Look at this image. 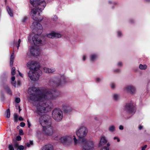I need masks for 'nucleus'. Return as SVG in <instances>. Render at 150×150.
<instances>
[{
    "label": "nucleus",
    "instance_id": "nucleus-1",
    "mask_svg": "<svg viewBox=\"0 0 150 150\" xmlns=\"http://www.w3.org/2000/svg\"><path fill=\"white\" fill-rule=\"evenodd\" d=\"M66 82L65 76L62 75L60 77L51 79L48 83V87L44 89L41 92L38 88L32 87L28 88L30 99L38 102L36 106L38 115H40L50 110L53 106V103L50 100H56L60 94L59 92L54 88L61 86Z\"/></svg>",
    "mask_w": 150,
    "mask_h": 150
},
{
    "label": "nucleus",
    "instance_id": "nucleus-2",
    "mask_svg": "<svg viewBox=\"0 0 150 150\" xmlns=\"http://www.w3.org/2000/svg\"><path fill=\"white\" fill-rule=\"evenodd\" d=\"M88 132L87 128L83 126L80 127L77 129L76 133L79 141L82 142H85L82 150H94V142L91 140H86L85 137Z\"/></svg>",
    "mask_w": 150,
    "mask_h": 150
},
{
    "label": "nucleus",
    "instance_id": "nucleus-3",
    "mask_svg": "<svg viewBox=\"0 0 150 150\" xmlns=\"http://www.w3.org/2000/svg\"><path fill=\"white\" fill-rule=\"evenodd\" d=\"M30 3L35 8L31 11L30 15L35 21H41L43 19L40 18V12L45 7L46 3L44 0H30Z\"/></svg>",
    "mask_w": 150,
    "mask_h": 150
},
{
    "label": "nucleus",
    "instance_id": "nucleus-4",
    "mask_svg": "<svg viewBox=\"0 0 150 150\" xmlns=\"http://www.w3.org/2000/svg\"><path fill=\"white\" fill-rule=\"evenodd\" d=\"M39 122L43 127V131L47 135L51 136L53 133V127L51 126L52 121L49 115H45L40 117Z\"/></svg>",
    "mask_w": 150,
    "mask_h": 150
},
{
    "label": "nucleus",
    "instance_id": "nucleus-5",
    "mask_svg": "<svg viewBox=\"0 0 150 150\" xmlns=\"http://www.w3.org/2000/svg\"><path fill=\"white\" fill-rule=\"evenodd\" d=\"M55 140H60L61 142L64 146H69L71 145L73 142L72 137L69 135H64L60 137L56 136L54 138Z\"/></svg>",
    "mask_w": 150,
    "mask_h": 150
},
{
    "label": "nucleus",
    "instance_id": "nucleus-6",
    "mask_svg": "<svg viewBox=\"0 0 150 150\" xmlns=\"http://www.w3.org/2000/svg\"><path fill=\"white\" fill-rule=\"evenodd\" d=\"M52 116L56 121H60L63 118L62 112L59 108H55L52 111Z\"/></svg>",
    "mask_w": 150,
    "mask_h": 150
},
{
    "label": "nucleus",
    "instance_id": "nucleus-7",
    "mask_svg": "<svg viewBox=\"0 0 150 150\" xmlns=\"http://www.w3.org/2000/svg\"><path fill=\"white\" fill-rule=\"evenodd\" d=\"M37 71L30 70L28 73V77L33 81H36L38 80L41 71L40 69H37Z\"/></svg>",
    "mask_w": 150,
    "mask_h": 150
},
{
    "label": "nucleus",
    "instance_id": "nucleus-8",
    "mask_svg": "<svg viewBox=\"0 0 150 150\" xmlns=\"http://www.w3.org/2000/svg\"><path fill=\"white\" fill-rule=\"evenodd\" d=\"M124 110L128 113L133 115L135 112V108L133 103L130 102L127 103L125 106Z\"/></svg>",
    "mask_w": 150,
    "mask_h": 150
},
{
    "label": "nucleus",
    "instance_id": "nucleus-9",
    "mask_svg": "<svg viewBox=\"0 0 150 150\" xmlns=\"http://www.w3.org/2000/svg\"><path fill=\"white\" fill-rule=\"evenodd\" d=\"M31 28L33 30H35L39 33H41L42 31V27L39 23L34 22L30 26Z\"/></svg>",
    "mask_w": 150,
    "mask_h": 150
},
{
    "label": "nucleus",
    "instance_id": "nucleus-10",
    "mask_svg": "<svg viewBox=\"0 0 150 150\" xmlns=\"http://www.w3.org/2000/svg\"><path fill=\"white\" fill-rule=\"evenodd\" d=\"M123 89L125 92L132 94H134L136 92L135 87L132 85H129L125 86L124 88Z\"/></svg>",
    "mask_w": 150,
    "mask_h": 150
},
{
    "label": "nucleus",
    "instance_id": "nucleus-11",
    "mask_svg": "<svg viewBox=\"0 0 150 150\" xmlns=\"http://www.w3.org/2000/svg\"><path fill=\"white\" fill-rule=\"evenodd\" d=\"M37 63L35 61H30L27 64L28 67L31 71H37V69H40L38 67H37Z\"/></svg>",
    "mask_w": 150,
    "mask_h": 150
},
{
    "label": "nucleus",
    "instance_id": "nucleus-12",
    "mask_svg": "<svg viewBox=\"0 0 150 150\" xmlns=\"http://www.w3.org/2000/svg\"><path fill=\"white\" fill-rule=\"evenodd\" d=\"M32 41L35 45L39 46L42 44V41L39 38L38 34L35 35L32 38Z\"/></svg>",
    "mask_w": 150,
    "mask_h": 150
},
{
    "label": "nucleus",
    "instance_id": "nucleus-13",
    "mask_svg": "<svg viewBox=\"0 0 150 150\" xmlns=\"http://www.w3.org/2000/svg\"><path fill=\"white\" fill-rule=\"evenodd\" d=\"M30 52L33 56H39L40 53L39 49L36 46L33 47L30 49Z\"/></svg>",
    "mask_w": 150,
    "mask_h": 150
},
{
    "label": "nucleus",
    "instance_id": "nucleus-14",
    "mask_svg": "<svg viewBox=\"0 0 150 150\" xmlns=\"http://www.w3.org/2000/svg\"><path fill=\"white\" fill-rule=\"evenodd\" d=\"M62 108L64 111L67 113L71 111L73 109L71 105L69 103H66L63 105Z\"/></svg>",
    "mask_w": 150,
    "mask_h": 150
},
{
    "label": "nucleus",
    "instance_id": "nucleus-15",
    "mask_svg": "<svg viewBox=\"0 0 150 150\" xmlns=\"http://www.w3.org/2000/svg\"><path fill=\"white\" fill-rule=\"evenodd\" d=\"M107 140L106 137L104 136H102L101 137L100 139L99 143V146L100 147L106 144H107Z\"/></svg>",
    "mask_w": 150,
    "mask_h": 150
},
{
    "label": "nucleus",
    "instance_id": "nucleus-16",
    "mask_svg": "<svg viewBox=\"0 0 150 150\" xmlns=\"http://www.w3.org/2000/svg\"><path fill=\"white\" fill-rule=\"evenodd\" d=\"M98 54L96 53H93L91 54L90 56V60L91 62H95L98 58Z\"/></svg>",
    "mask_w": 150,
    "mask_h": 150
},
{
    "label": "nucleus",
    "instance_id": "nucleus-17",
    "mask_svg": "<svg viewBox=\"0 0 150 150\" xmlns=\"http://www.w3.org/2000/svg\"><path fill=\"white\" fill-rule=\"evenodd\" d=\"M41 150H53V147L50 144L46 145L42 148Z\"/></svg>",
    "mask_w": 150,
    "mask_h": 150
},
{
    "label": "nucleus",
    "instance_id": "nucleus-18",
    "mask_svg": "<svg viewBox=\"0 0 150 150\" xmlns=\"http://www.w3.org/2000/svg\"><path fill=\"white\" fill-rule=\"evenodd\" d=\"M15 57L14 53L13 52L12 54L10 57V66H11V65H13L15 58Z\"/></svg>",
    "mask_w": 150,
    "mask_h": 150
},
{
    "label": "nucleus",
    "instance_id": "nucleus-19",
    "mask_svg": "<svg viewBox=\"0 0 150 150\" xmlns=\"http://www.w3.org/2000/svg\"><path fill=\"white\" fill-rule=\"evenodd\" d=\"M120 98V96L119 94L115 93L112 95L113 99L117 101Z\"/></svg>",
    "mask_w": 150,
    "mask_h": 150
},
{
    "label": "nucleus",
    "instance_id": "nucleus-20",
    "mask_svg": "<svg viewBox=\"0 0 150 150\" xmlns=\"http://www.w3.org/2000/svg\"><path fill=\"white\" fill-rule=\"evenodd\" d=\"M108 130L110 132H113L115 131V127L113 125H111L108 127Z\"/></svg>",
    "mask_w": 150,
    "mask_h": 150
},
{
    "label": "nucleus",
    "instance_id": "nucleus-21",
    "mask_svg": "<svg viewBox=\"0 0 150 150\" xmlns=\"http://www.w3.org/2000/svg\"><path fill=\"white\" fill-rule=\"evenodd\" d=\"M147 67V66L146 64L142 65L140 64L139 66V68L140 69L142 70H145Z\"/></svg>",
    "mask_w": 150,
    "mask_h": 150
},
{
    "label": "nucleus",
    "instance_id": "nucleus-22",
    "mask_svg": "<svg viewBox=\"0 0 150 150\" xmlns=\"http://www.w3.org/2000/svg\"><path fill=\"white\" fill-rule=\"evenodd\" d=\"M11 83L14 87H16V82L15 81V77L14 76H12L11 78Z\"/></svg>",
    "mask_w": 150,
    "mask_h": 150
},
{
    "label": "nucleus",
    "instance_id": "nucleus-23",
    "mask_svg": "<svg viewBox=\"0 0 150 150\" xmlns=\"http://www.w3.org/2000/svg\"><path fill=\"white\" fill-rule=\"evenodd\" d=\"M53 34L54 38H60L61 36V35L60 34L56 33L54 32H53Z\"/></svg>",
    "mask_w": 150,
    "mask_h": 150
},
{
    "label": "nucleus",
    "instance_id": "nucleus-24",
    "mask_svg": "<svg viewBox=\"0 0 150 150\" xmlns=\"http://www.w3.org/2000/svg\"><path fill=\"white\" fill-rule=\"evenodd\" d=\"M103 79L102 77H96L95 78V80L96 81L97 83H99L101 82L102 81V79Z\"/></svg>",
    "mask_w": 150,
    "mask_h": 150
},
{
    "label": "nucleus",
    "instance_id": "nucleus-25",
    "mask_svg": "<svg viewBox=\"0 0 150 150\" xmlns=\"http://www.w3.org/2000/svg\"><path fill=\"white\" fill-rule=\"evenodd\" d=\"M110 146V144L109 143H108L107 144V146H104L103 147L101 150H109V148L108 146Z\"/></svg>",
    "mask_w": 150,
    "mask_h": 150
},
{
    "label": "nucleus",
    "instance_id": "nucleus-26",
    "mask_svg": "<svg viewBox=\"0 0 150 150\" xmlns=\"http://www.w3.org/2000/svg\"><path fill=\"white\" fill-rule=\"evenodd\" d=\"M58 18V17L57 16L54 15L52 16L51 17V19L53 20V21L56 22L57 21Z\"/></svg>",
    "mask_w": 150,
    "mask_h": 150
},
{
    "label": "nucleus",
    "instance_id": "nucleus-27",
    "mask_svg": "<svg viewBox=\"0 0 150 150\" xmlns=\"http://www.w3.org/2000/svg\"><path fill=\"white\" fill-rule=\"evenodd\" d=\"M55 69L53 67L49 68V73H52L55 71Z\"/></svg>",
    "mask_w": 150,
    "mask_h": 150
},
{
    "label": "nucleus",
    "instance_id": "nucleus-28",
    "mask_svg": "<svg viewBox=\"0 0 150 150\" xmlns=\"http://www.w3.org/2000/svg\"><path fill=\"white\" fill-rule=\"evenodd\" d=\"M18 115L16 114L15 113L14 115V121L15 122H17L18 120Z\"/></svg>",
    "mask_w": 150,
    "mask_h": 150
},
{
    "label": "nucleus",
    "instance_id": "nucleus-29",
    "mask_svg": "<svg viewBox=\"0 0 150 150\" xmlns=\"http://www.w3.org/2000/svg\"><path fill=\"white\" fill-rule=\"evenodd\" d=\"M117 36L118 37H121L122 36V32L120 30H118L117 32Z\"/></svg>",
    "mask_w": 150,
    "mask_h": 150
},
{
    "label": "nucleus",
    "instance_id": "nucleus-30",
    "mask_svg": "<svg viewBox=\"0 0 150 150\" xmlns=\"http://www.w3.org/2000/svg\"><path fill=\"white\" fill-rule=\"evenodd\" d=\"M110 86L111 88L112 89H115V88L116 85L115 83L114 82H112L110 84Z\"/></svg>",
    "mask_w": 150,
    "mask_h": 150
},
{
    "label": "nucleus",
    "instance_id": "nucleus-31",
    "mask_svg": "<svg viewBox=\"0 0 150 150\" xmlns=\"http://www.w3.org/2000/svg\"><path fill=\"white\" fill-rule=\"evenodd\" d=\"M16 73V69L15 67H13L11 71V74L12 75H13L15 74Z\"/></svg>",
    "mask_w": 150,
    "mask_h": 150
},
{
    "label": "nucleus",
    "instance_id": "nucleus-32",
    "mask_svg": "<svg viewBox=\"0 0 150 150\" xmlns=\"http://www.w3.org/2000/svg\"><path fill=\"white\" fill-rule=\"evenodd\" d=\"M53 32L48 34L46 35V36L50 38H54Z\"/></svg>",
    "mask_w": 150,
    "mask_h": 150
},
{
    "label": "nucleus",
    "instance_id": "nucleus-33",
    "mask_svg": "<svg viewBox=\"0 0 150 150\" xmlns=\"http://www.w3.org/2000/svg\"><path fill=\"white\" fill-rule=\"evenodd\" d=\"M43 71L46 73H49V68L44 67L43 68Z\"/></svg>",
    "mask_w": 150,
    "mask_h": 150
},
{
    "label": "nucleus",
    "instance_id": "nucleus-34",
    "mask_svg": "<svg viewBox=\"0 0 150 150\" xmlns=\"http://www.w3.org/2000/svg\"><path fill=\"white\" fill-rule=\"evenodd\" d=\"M28 18V17L26 16L24 17L21 21L22 23L23 24H24L26 22V21Z\"/></svg>",
    "mask_w": 150,
    "mask_h": 150
},
{
    "label": "nucleus",
    "instance_id": "nucleus-35",
    "mask_svg": "<svg viewBox=\"0 0 150 150\" xmlns=\"http://www.w3.org/2000/svg\"><path fill=\"white\" fill-rule=\"evenodd\" d=\"M30 143L28 142L26 146L28 147H29L30 146V145H32L33 144V141L30 140L29 142Z\"/></svg>",
    "mask_w": 150,
    "mask_h": 150
},
{
    "label": "nucleus",
    "instance_id": "nucleus-36",
    "mask_svg": "<svg viewBox=\"0 0 150 150\" xmlns=\"http://www.w3.org/2000/svg\"><path fill=\"white\" fill-rule=\"evenodd\" d=\"M24 149V146L22 145H21L19 146L17 148V150H23Z\"/></svg>",
    "mask_w": 150,
    "mask_h": 150
},
{
    "label": "nucleus",
    "instance_id": "nucleus-37",
    "mask_svg": "<svg viewBox=\"0 0 150 150\" xmlns=\"http://www.w3.org/2000/svg\"><path fill=\"white\" fill-rule=\"evenodd\" d=\"M21 42V40L20 39H19L18 40V44L17 43L16 44V45L17 46L18 49V48L20 46V44Z\"/></svg>",
    "mask_w": 150,
    "mask_h": 150
},
{
    "label": "nucleus",
    "instance_id": "nucleus-38",
    "mask_svg": "<svg viewBox=\"0 0 150 150\" xmlns=\"http://www.w3.org/2000/svg\"><path fill=\"white\" fill-rule=\"evenodd\" d=\"M108 3L110 4H117V3L115 1H108Z\"/></svg>",
    "mask_w": 150,
    "mask_h": 150
},
{
    "label": "nucleus",
    "instance_id": "nucleus-39",
    "mask_svg": "<svg viewBox=\"0 0 150 150\" xmlns=\"http://www.w3.org/2000/svg\"><path fill=\"white\" fill-rule=\"evenodd\" d=\"M73 137V139L74 141V144H76L77 143L78 140L76 138V137L75 136H74Z\"/></svg>",
    "mask_w": 150,
    "mask_h": 150
},
{
    "label": "nucleus",
    "instance_id": "nucleus-40",
    "mask_svg": "<svg viewBox=\"0 0 150 150\" xmlns=\"http://www.w3.org/2000/svg\"><path fill=\"white\" fill-rule=\"evenodd\" d=\"M19 144L17 142H15L14 144V146L15 147H18L19 146Z\"/></svg>",
    "mask_w": 150,
    "mask_h": 150
},
{
    "label": "nucleus",
    "instance_id": "nucleus-41",
    "mask_svg": "<svg viewBox=\"0 0 150 150\" xmlns=\"http://www.w3.org/2000/svg\"><path fill=\"white\" fill-rule=\"evenodd\" d=\"M5 88L6 91L8 93H9V88H8V86H6L5 87Z\"/></svg>",
    "mask_w": 150,
    "mask_h": 150
},
{
    "label": "nucleus",
    "instance_id": "nucleus-42",
    "mask_svg": "<svg viewBox=\"0 0 150 150\" xmlns=\"http://www.w3.org/2000/svg\"><path fill=\"white\" fill-rule=\"evenodd\" d=\"M20 98H16V99H15V102L17 103H19L20 101Z\"/></svg>",
    "mask_w": 150,
    "mask_h": 150
},
{
    "label": "nucleus",
    "instance_id": "nucleus-43",
    "mask_svg": "<svg viewBox=\"0 0 150 150\" xmlns=\"http://www.w3.org/2000/svg\"><path fill=\"white\" fill-rule=\"evenodd\" d=\"M21 137L20 136H17L16 137V140H17V141H19L20 140H21Z\"/></svg>",
    "mask_w": 150,
    "mask_h": 150
},
{
    "label": "nucleus",
    "instance_id": "nucleus-44",
    "mask_svg": "<svg viewBox=\"0 0 150 150\" xmlns=\"http://www.w3.org/2000/svg\"><path fill=\"white\" fill-rule=\"evenodd\" d=\"M19 134L20 135L23 134V130L22 129H20L19 130Z\"/></svg>",
    "mask_w": 150,
    "mask_h": 150
},
{
    "label": "nucleus",
    "instance_id": "nucleus-45",
    "mask_svg": "<svg viewBox=\"0 0 150 150\" xmlns=\"http://www.w3.org/2000/svg\"><path fill=\"white\" fill-rule=\"evenodd\" d=\"M6 117L7 118L9 117V109L8 108L7 109V115Z\"/></svg>",
    "mask_w": 150,
    "mask_h": 150
},
{
    "label": "nucleus",
    "instance_id": "nucleus-46",
    "mask_svg": "<svg viewBox=\"0 0 150 150\" xmlns=\"http://www.w3.org/2000/svg\"><path fill=\"white\" fill-rule=\"evenodd\" d=\"M25 123L23 122H21L20 124V126L22 127H24L25 126Z\"/></svg>",
    "mask_w": 150,
    "mask_h": 150
},
{
    "label": "nucleus",
    "instance_id": "nucleus-47",
    "mask_svg": "<svg viewBox=\"0 0 150 150\" xmlns=\"http://www.w3.org/2000/svg\"><path fill=\"white\" fill-rule=\"evenodd\" d=\"M27 122H28V127L29 128H30V127L31 126V123L28 120H27Z\"/></svg>",
    "mask_w": 150,
    "mask_h": 150
},
{
    "label": "nucleus",
    "instance_id": "nucleus-48",
    "mask_svg": "<svg viewBox=\"0 0 150 150\" xmlns=\"http://www.w3.org/2000/svg\"><path fill=\"white\" fill-rule=\"evenodd\" d=\"M117 65L119 67H121L122 65V62H119L117 63Z\"/></svg>",
    "mask_w": 150,
    "mask_h": 150
},
{
    "label": "nucleus",
    "instance_id": "nucleus-49",
    "mask_svg": "<svg viewBox=\"0 0 150 150\" xmlns=\"http://www.w3.org/2000/svg\"><path fill=\"white\" fill-rule=\"evenodd\" d=\"M114 140L117 139V142H119L120 141V139L117 137H114Z\"/></svg>",
    "mask_w": 150,
    "mask_h": 150
},
{
    "label": "nucleus",
    "instance_id": "nucleus-50",
    "mask_svg": "<svg viewBox=\"0 0 150 150\" xmlns=\"http://www.w3.org/2000/svg\"><path fill=\"white\" fill-rule=\"evenodd\" d=\"M123 126L122 125H120L119 127V129L120 130H122L123 129Z\"/></svg>",
    "mask_w": 150,
    "mask_h": 150
},
{
    "label": "nucleus",
    "instance_id": "nucleus-51",
    "mask_svg": "<svg viewBox=\"0 0 150 150\" xmlns=\"http://www.w3.org/2000/svg\"><path fill=\"white\" fill-rule=\"evenodd\" d=\"M31 35H30L28 37V42H30L31 41Z\"/></svg>",
    "mask_w": 150,
    "mask_h": 150
},
{
    "label": "nucleus",
    "instance_id": "nucleus-52",
    "mask_svg": "<svg viewBox=\"0 0 150 150\" xmlns=\"http://www.w3.org/2000/svg\"><path fill=\"white\" fill-rule=\"evenodd\" d=\"M147 146L146 145H145L144 146L142 147V150H145L147 147Z\"/></svg>",
    "mask_w": 150,
    "mask_h": 150
},
{
    "label": "nucleus",
    "instance_id": "nucleus-53",
    "mask_svg": "<svg viewBox=\"0 0 150 150\" xmlns=\"http://www.w3.org/2000/svg\"><path fill=\"white\" fill-rule=\"evenodd\" d=\"M10 16L13 17V13L11 11L10 9Z\"/></svg>",
    "mask_w": 150,
    "mask_h": 150
},
{
    "label": "nucleus",
    "instance_id": "nucleus-54",
    "mask_svg": "<svg viewBox=\"0 0 150 150\" xmlns=\"http://www.w3.org/2000/svg\"><path fill=\"white\" fill-rule=\"evenodd\" d=\"M86 57L85 55H83L82 58V60L83 61H85L86 59Z\"/></svg>",
    "mask_w": 150,
    "mask_h": 150
},
{
    "label": "nucleus",
    "instance_id": "nucleus-55",
    "mask_svg": "<svg viewBox=\"0 0 150 150\" xmlns=\"http://www.w3.org/2000/svg\"><path fill=\"white\" fill-rule=\"evenodd\" d=\"M19 72V75L22 77H23V75L19 71H18Z\"/></svg>",
    "mask_w": 150,
    "mask_h": 150
},
{
    "label": "nucleus",
    "instance_id": "nucleus-56",
    "mask_svg": "<svg viewBox=\"0 0 150 150\" xmlns=\"http://www.w3.org/2000/svg\"><path fill=\"white\" fill-rule=\"evenodd\" d=\"M23 120V118H22V117L21 116L20 117L18 118V120L20 121H22Z\"/></svg>",
    "mask_w": 150,
    "mask_h": 150
},
{
    "label": "nucleus",
    "instance_id": "nucleus-57",
    "mask_svg": "<svg viewBox=\"0 0 150 150\" xmlns=\"http://www.w3.org/2000/svg\"><path fill=\"white\" fill-rule=\"evenodd\" d=\"M10 150H14L13 147L11 145H10Z\"/></svg>",
    "mask_w": 150,
    "mask_h": 150
},
{
    "label": "nucleus",
    "instance_id": "nucleus-58",
    "mask_svg": "<svg viewBox=\"0 0 150 150\" xmlns=\"http://www.w3.org/2000/svg\"><path fill=\"white\" fill-rule=\"evenodd\" d=\"M7 10L9 14V7L7 6Z\"/></svg>",
    "mask_w": 150,
    "mask_h": 150
},
{
    "label": "nucleus",
    "instance_id": "nucleus-59",
    "mask_svg": "<svg viewBox=\"0 0 150 150\" xmlns=\"http://www.w3.org/2000/svg\"><path fill=\"white\" fill-rule=\"evenodd\" d=\"M115 71L116 72H119L120 71V70L119 69H117L115 70Z\"/></svg>",
    "mask_w": 150,
    "mask_h": 150
},
{
    "label": "nucleus",
    "instance_id": "nucleus-60",
    "mask_svg": "<svg viewBox=\"0 0 150 150\" xmlns=\"http://www.w3.org/2000/svg\"><path fill=\"white\" fill-rule=\"evenodd\" d=\"M134 22V20L133 19H130L129 20L130 23H132Z\"/></svg>",
    "mask_w": 150,
    "mask_h": 150
},
{
    "label": "nucleus",
    "instance_id": "nucleus-61",
    "mask_svg": "<svg viewBox=\"0 0 150 150\" xmlns=\"http://www.w3.org/2000/svg\"><path fill=\"white\" fill-rule=\"evenodd\" d=\"M143 128L142 126L141 125H140L139 127V129L140 130L142 129Z\"/></svg>",
    "mask_w": 150,
    "mask_h": 150
},
{
    "label": "nucleus",
    "instance_id": "nucleus-62",
    "mask_svg": "<svg viewBox=\"0 0 150 150\" xmlns=\"http://www.w3.org/2000/svg\"><path fill=\"white\" fill-rule=\"evenodd\" d=\"M18 108L19 109V112H20L21 111V109L20 108V106L18 105Z\"/></svg>",
    "mask_w": 150,
    "mask_h": 150
},
{
    "label": "nucleus",
    "instance_id": "nucleus-63",
    "mask_svg": "<svg viewBox=\"0 0 150 150\" xmlns=\"http://www.w3.org/2000/svg\"><path fill=\"white\" fill-rule=\"evenodd\" d=\"M17 84L18 85H20L21 84V82L20 81H17Z\"/></svg>",
    "mask_w": 150,
    "mask_h": 150
},
{
    "label": "nucleus",
    "instance_id": "nucleus-64",
    "mask_svg": "<svg viewBox=\"0 0 150 150\" xmlns=\"http://www.w3.org/2000/svg\"><path fill=\"white\" fill-rule=\"evenodd\" d=\"M144 1L150 3V0H145Z\"/></svg>",
    "mask_w": 150,
    "mask_h": 150
}]
</instances>
